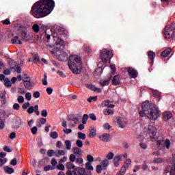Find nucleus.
Listing matches in <instances>:
<instances>
[{"label":"nucleus","instance_id":"f257e3e1","mask_svg":"<svg viewBox=\"0 0 175 175\" xmlns=\"http://www.w3.org/2000/svg\"><path fill=\"white\" fill-rule=\"evenodd\" d=\"M52 53L55 55H58V58L60 61L63 62L68 61L67 65L72 73L75 75H80V73H81L83 62H81V57H80V55L72 54L68 56L66 52L57 49H53Z\"/></svg>","mask_w":175,"mask_h":175},{"label":"nucleus","instance_id":"f03ea898","mask_svg":"<svg viewBox=\"0 0 175 175\" xmlns=\"http://www.w3.org/2000/svg\"><path fill=\"white\" fill-rule=\"evenodd\" d=\"M55 3L54 0H40L36 2L31 10V14L36 18H43L54 10Z\"/></svg>","mask_w":175,"mask_h":175},{"label":"nucleus","instance_id":"7ed1b4c3","mask_svg":"<svg viewBox=\"0 0 175 175\" xmlns=\"http://www.w3.org/2000/svg\"><path fill=\"white\" fill-rule=\"evenodd\" d=\"M139 116L140 117H147L150 120H157L159 117V111L154 105L146 100L142 105Z\"/></svg>","mask_w":175,"mask_h":175},{"label":"nucleus","instance_id":"20e7f679","mask_svg":"<svg viewBox=\"0 0 175 175\" xmlns=\"http://www.w3.org/2000/svg\"><path fill=\"white\" fill-rule=\"evenodd\" d=\"M68 31L62 27H57V29L53 32V40L55 42L56 46H59V47L65 46V42L61 39V36L65 35Z\"/></svg>","mask_w":175,"mask_h":175},{"label":"nucleus","instance_id":"39448f33","mask_svg":"<svg viewBox=\"0 0 175 175\" xmlns=\"http://www.w3.org/2000/svg\"><path fill=\"white\" fill-rule=\"evenodd\" d=\"M157 127L154 125H149L144 129V135L149 142H156L157 140Z\"/></svg>","mask_w":175,"mask_h":175},{"label":"nucleus","instance_id":"423d86ee","mask_svg":"<svg viewBox=\"0 0 175 175\" xmlns=\"http://www.w3.org/2000/svg\"><path fill=\"white\" fill-rule=\"evenodd\" d=\"M174 29L175 23H172L171 25L165 26L163 31V34L164 38L167 39V40H172L174 39Z\"/></svg>","mask_w":175,"mask_h":175},{"label":"nucleus","instance_id":"0eeeda50","mask_svg":"<svg viewBox=\"0 0 175 175\" xmlns=\"http://www.w3.org/2000/svg\"><path fill=\"white\" fill-rule=\"evenodd\" d=\"M100 59L104 64L106 62H110L111 58H113V52L107 49H103L100 52Z\"/></svg>","mask_w":175,"mask_h":175},{"label":"nucleus","instance_id":"6e6552de","mask_svg":"<svg viewBox=\"0 0 175 175\" xmlns=\"http://www.w3.org/2000/svg\"><path fill=\"white\" fill-rule=\"evenodd\" d=\"M122 158L126 159L128 158V154L126 153L122 154H116L113 157V166L114 167H118L120 166V161H122Z\"/></svg>","mask_w":175,"mask_h":175},{"label":"nucleus","instance_id":"1a4fd4ad","mask_svg":"<svg viewBox=\"0 0 175 175\" xmlns=\"http://www.w3.org/2000/svg\"><path fill=\"white\" fill-rule=\"evenodd\" d=\"M23 124V120L20 117H16L13 119L12 122V129H16V131L20 129Z\"/></svg>","mask_w":175,"mask_h":175},{"label":"nucleus","instance_id":"9d476101","mask_svg":"<svg viewBox=\"0 0 175 175\" xmlns=\"http://www.w3.org/2000/svg\"><path fill=\"white\" fill-rule=\"evenodd\" d=\"M158 146H161L163 144V148L165 150H170V139H166L164 142L163 140H158L157 142Z\"/></svg>","mask_w":175,"mask_h":175},{"label":"nucleus","instance_id":"9b49d317","mask_svg":"<svg viewBox=\"0 0 175 175\" xmlns=\"http://www.w3.org/2000/svg\"><path fill=\"white\" fill-rule=\"evenodd\" d=\"M66 167L68 169L66 175H73V171H72V169H73V170H75V167H76V166L75 165V164H73V163L72 162H68L66 163Z\"/></svg>","mask_w":175,"mask_h":175},{"label":"nucleus","instance_id":"f8f14e48","mask_svg":"<svg viewBox=\"0 0 175 175\" xmlns=\"http://www.w3.org/2000/svg\"><path fill=\"white\" fill-rule=\"evenodd\" d=\"M98 139L104 142V143H109L111 140V135L109 133H104L98 136Z\"/></svg>","mask_w":175,"mask_h":175},{"label":"nucleus","instance_id":"ddd939ff","mask_svg":"<svg viewBox=\"0 0 175 175\" xmlns=\"http://www.w3.org/2000/svg\"><path fill=\"white\" fill-rule=\"evenodd\" d=\"M72 175H87V172H85V169L78 167L72 170Z\"/></svg>","mask_w":175,"mask_h":175},{"label":"nucleus","instance_id":"4468645a","mask_svg":"<svg viewBox=\"0 0 175 175\" xmlns=\"http://www.w3.org/2000/svg\"><path fill=\"white\" fill-rule=\"evenodd\" d=\"M127 72L129 73V76L132 77V79H136V77H137V70L134 68H127Z\"/></svg>","mask_w":175,"mask_h":175},{"label":"nucleus","instance_id":"2eb2a0df","mask_svg":"<svg viewBox=\"0 0 175 175\" xmlns=\"http://www.w3.org/2000/svg\"><path fill=\"white\" fill-rule=\"evenodd\" d=\"M131 163L132 161L131 160V159H126L120 169H122V170H124V172H126V170L129 169Z\"/></svg>","mask_w":175,"mask_h":175},{"label":"nucleus","instance_id":"dca6fc26","mask_svg":"<svg viewBox=\"0 0 175 175\" xmlns=\"http://www.w3.org/2000/svg\"><path fill=\"white\" fill-rule=\"evenodd\" d=\"M165 173H170V175H175V164L173 166H167L165 167Z\"/></svg>","mask_w":175,"mask_h":175},{"label":"nucleus","instance_id":"f3484780","mask_svg":"<svg viewBox=\"0 0 175 175\" xmlns=\"http://www.w3.org/2000/svg\"><path fill=\"white\" fill-rule=\"evenodd\" d=\"M68 121H73L75 124H80V116L72 115L68 117Z\"/></svg>","mask_w":175,"mask_h":175},{"label":"nucleus","instance_id":"a211bd4d","mask_svg":"<svg viewBox=\"0 0 175 175\" xmlns=\"http://www.w3.org/2000/svg\"><path fill=\"white\" fill-rule=\"evenodd\" d=\"M111 101L110 100H105L101 103L102 107H109L110 109H113L116 105L111 104Z\"/></svg>","mask_w":175,"mask_h":175},{"label":"nucleus","instance_id":"6ab92c4d","mask_svg":"<svg viewBox=\"0 0 175 175\" xmlns=\"http://www.w3.org/2000/svg\"><path fill=\"white\" fill-rule=\"evenodd\" d=\"M113 78V76L109 75L108 77V79L106 80H101L100 81V85H102V87H106V85H109V84H110V81L111 80V79Z\"/></svg>","mask_w":175,"mask_h":175},{"label":"nucleus","instance_id":"aec40b11","mask_svg":"<svg viewBox=\"0 0 175 175\" xmlns=\"http://www.w3.org/2000/svg\"><path fill=\"white\" fill-rule=\"evenodd\" d=\"M72 152L76 157H81V148L75 146L72 148Z\"/></svg>","mask_w":175,"mask_h":175},{"label":"nucleus","instance_id":"412c9836","mask_svg":"<svg viewBox=\"0 0 175 175\" xmlns=\"http://www.w3.org/2000/svg\"><path fill=\"white\" fill-rule=\"evenodd\" d=\"M117 123L118 124L120 128H122V129H124V128H125L126 125V122H124L122 120V118H117Z\"/></svg>","mask_w":175,"mask_h":175},{"label":"nucleus","instance_id":"4be33fe9","mask_svg":"<svg viewBox=\"0 0 175 175\" xmlns=\"http://www.w3.org/2000/svg\"><path fill=\"white\" fill-rule=\"evenodd\" d=\"M23 84L25 89L29 90H32V87H33V85H35L31 81H25V82H23Z\"/></svg>","mask_w":175,"mask_h":175},{"label":"nucleus","instance_id":"5701e85b","mask_svg":"<svg viewBox=\"0 0 175 175\" xmlns=\"http://www.w3.org/2000/svg\"><path fill=\"white\" fill-rule=\"evenodd\" d=\"M47 122V119L44 118H40L39 121L37 122V126L38 128H42V125H44Z\"/></svg>","mask_w":175,"mask_h":175},{"label":"nucleus","instance_id":"b1692460","mask_svg":"<svg viewBox=\"0 0 175 175\" xmlns=\"http://www.w3.org/2000/svg\"><path fill=\"white\" fill-rule=\"evenodd\" d=\"M96 136V129H95V126H92L90 127V133H89V137H95Z\"/></svg>","mask_w":175,"mask_h":175},{"label":"nucleus","instance_id":"393cba45","mask_svg":"<svg viewBox=\"0 0 175 175\" xmlns=\"http://www.w3.org/2000/svg\"><path fill=\"white\" fill-rule=\"evenodd\" d=\"M170 53H172V49L168 48V49H165V51H163L161 53V57H163L164 58H166V57L169 56Z\"/></svg>","mask_w":175,"mask_h":175},{"label":"nucleus","instance_id":"a878e982","mask_svg":"<svg viewBox=\"0 0 175 175\" xmlns=\"http://www.w3.org/2000/svg\"><path fill=\"white\" fill-rule=\"evenodd\" d=\"M112 84H113V85H118V84H120V76L118 75L113 77Z\"/></svg>","mask_w":175,"mask_h":175},{"label":"nucleus","instance_id":"bb28decb","mask_svg":"<svg viewBox=\"0 0 175 175\" xmlns=\"http://www.w3.org/2000/svg\"><path fill=\"white\" fill-rule=\"evenodd\" d=\"M13 44H23L21 40H18V36H15L14 39L11 40Z\"/></svg>","mask_w":175,"mask_h":175},{"label":"nucleus","instance_id":"cd10ccee","mask_svg":"<svg viewBox=\"0 0 175 175\" xmlns=\"http://www.w3.org/2000/svg\"><path fill=\"white\" fill-rule=\"evenodd\" d=\"M163 116L165 120H170L173 117V115L170 111L165 112Z\"/></svg>","mask_w":175,"mask_h":175},{"label":"nucleus","instance_id":"c85d7f7f","mask_svg":"<svg viewBox=\"0 0 175 175\" xmlns=\"http://www.w3.org/2000/svg\"><path fill=\"white\" fill-rule=\"evenodd\" d=\"M0 114H1V116H2L3 118H8V117H9L11 113L9 111H5L4 110H1V111H0Z\"/></svg>","mask_w":175,"mask_h":175},{"label":"nucleus","instance_id":"c756f323","mask_svg":"<svg viewBox=\"0 0 175 175\" xmlns=\"http://www.w3.org/2000/svg\"><path fill=\"white\" fill-rule=\"evenodd\" d=\"M148 57L151 59L152 62H154V59H155V53L152 51H149Z\"/></svg>","mask_w":175,"mask_h":175},{"label":"nucleus","instance_id":"7c9ffc66","mask_svg":"<svg viewBox=\"0 0 175 175\" xmlns=\"http://www.w3.org/2000/svg\"><path fill=\"white\" fill-rule=\"evenodd\" d=\"M76 163H77L79 166H83V163H84V159L80 157H78L76 159Z\"/></svg>","mask_w":175,"mask_h":175},{"label":"nucleus","instance_id":"2f4dec72","mask_svg":"<svg viewBox=\"0 0 175 175\" xmlns=\"http://www.w3.org/2000/svg\"><path fill=\"white\" fill-rule=\"evenodd\" d=\"M4 170L8 174H12V173H14V170L12 167H8V166H5L4 167Z\"/></svg>","mask_w":175,"mask_h":175},{"label":"nucleus","instance_id":"473e14b6","mask_svg":"<svg viewBox=\"0 0 175 175\" xmlns=\"http://www.w3.org/2000/svg\"><path fill=\"white\" fill-rule=\"evenodd\" d=\"M65 146L66 150H69L72 148V142L70 140H66L65 141Z\"/></svg>","mask_w":175,"mask_h":175},{"label":"nucleus","instance_id":"72a5a7b5","mask_svg":"<svg viewBox=\"0 0 175 175\" xmlns=\"http://www.w3.org/2000/svg\"><path fill=\"white\" fill-rule=\"evenodd\" d=\"M103 113L105 114V116H113V114H114V111H113V110L110 109H105L103 111Z\"/></svg>","mask_w":175,"mask_h":175},{"label":"nucleus","instance_id":"f704fd0d","mask_svg":"<svg viewBox=\"0 0 175 175\" xmlns=\"http://www.w3.org/2000/svg\"><path fill=\"white\" fill-rule=\"evenodd\" d=\"M4 85L7 88L12 87V81H10V79H9V78H5V79Z\"/></svg>","mask_w":175,"mask_h":175},{"label":"nucleus","instance_id":"c9c22d12","mask_svg":"<svg viewBox=\"0 0 175 175\" xmlns=\"http://www.w3.org/2000/svg\"><path fill=\"white\" fill-rule=\"evenodd\" d=\"M65 154H66V152H65L64 150H59L57 151V152H56L55 157H57L58 158L59 157H62V156L65 155Z\"/></svg>","mask_w":175,"mask_h":175},{"label":"nucleus","instance_id":"e433bc0d","mask_svg":"<svg viewBox=\"0 0 175 175\" xmlns=\"http://www.w3.org/2000/svg\"><path fill=\"white\" fill-rule=\"evenodd\" d=\"M164 162L165 160L162 158H155L153 160V163H163Z\"/></svg>","mask_w":175,"mask_h":175},{"label":"nucleus","instance_id":"4c0bfd02","mask_svg":"<svg viewBox=\"0 0 175 175\" xmlns=\"http://www.w3.org/2000/svg\"><path fill=\"white\" fill-rule=\"evenodd\" d=\"M33 31H34L36 33L40 31V27H39V25L34 24L32 27Z\"/></svg>","mask_w":175,"mask_h":175},{"label":"nucleus","instance_id":"58836bf2","mask_svg":"<svg viewBox=\"0 0 175 175\" xmlns=\"http://www.w3.org/2000/svg\"><path fill=\"white\" fill-rule=\"evenodd\" d=\"M85 166L87 170H91L92 172L94 170V167L92 166V163H86Z\"/></svg>","mask_w":175,"mask_h":175},{"label":"nucleus","instance_id":"ea45409f","mask_svg":"<svg viewBox=\"0 0 175 175\" xmlns=\"http://www.w3.org/2000/svg\"><path fill=\"white\" fill-rule=\"evenodd\" d=\"M88 118H90V116H88V114H84L82 118V124H87V120H88Z\"/></svg>","mask_w":175,"mask_h":175},{"label":"nucleus","instance_id":"a19ab883","mask_svg":"<svg viewBox=\"0 0 175 175\" xmlns=\"http://www.w3.org/2000/svg\"><path fill=\"white\" fill-rule=\"evenodd\" d=\"M152 94L154 96V98H157V99H161V94H159V92L157 91V90H154L152 92Z\"/></svg>","mask_w":175,"mask_h":175},{"label":"nucleus","instance_id":"79ce46f5","mask_svg":"<svg viewBox=\"0 0 175 175\" xmlns=\"http://www.w3.org/2000/svg\"><path fill=\"white\" fill-rule=\"evenodd\" d=\"M50 137L52 139H58V133L57 131H53L50 133Z\"/></svg>","mask_w":175,"mask_h":175},{"label":"nucleus","instance_id":"37998d69","mask_svg":"<svg viewBox=\"0 0 175 175\" xmlns=\"http://www.w3.org/2000/svg\"><path fill=\"white\" fill-rule=\"evenodd\" d=\"M78 138L80 139V140H85V133L79 132L78 133Z\"/></svg>","mask_w":175,"mask_h":175},{"label":"nucleus","instance_id":"c03bdc74","mask_svg":"<svg viewBox=\"0 0 175 175\" xmlns=\"http://www.w3.org/2000/svg\"><path fill=\"white\" fill-rule=\"evenodd\" d=\"M76 145L79 148H83V141H81V139H77L76 141Z\"/></svg>","mask_w":175,"mask_h":175},{"label":"nucleus","instance_id":"a18cd8bd","mask_svg":"<svg viewBox=\"0 0 175 175\" xmlns=\"http://www.w3.org/2000/svg\"><path fill=\"white\" fill-rule=\"evenodd\" d=\"M25 98L27 100H31V99H32V94H31V92H26Z\"/></svg>","mask_w":175,"mask_h":175},{"label":"nucleus","instance_id":"49530a36","mask_svg":"<svg viewBox=\"0 0 175 175\" xmlns=\"http://www.w3.org/2000/svg\"><path fill=\"white\" fill-rule=\"evenodd\" d=\"M113 158H114V153L110 152L107 154V159H108V161H111Z\"/></svg>","mask_w":175,"mask_h":175},{"label":"nucleus","instance_id":"de8ad7c7","mask_svg":"<svg viewBox=\"0 0 175 175\" xmlns=\"http://www.w3.org/2000/svg\"><path fill=\"white\" fill-rule=\"evenodd\" d=\"M101 166H103V167H106L107 166H109V160L107 159H105L101 162Z\"/></svg>","mask_w":175,"mask_h":175},{"label":"nucleus","instance_id":"09e8293b","mask_svg":"<svg viewBox=\"0 0 175 175\" xmlns=\"http://www.w3.org/2000/svg\"><path fill=\"white\" fill-rule=\"evenodd\" d=\"M57 169L58 170H65V165H64L62 163H59L57 166Z\"/></svg>","mask_w":175,"mask_h":175},{"label":"nucleus","instance_id":"8fccbe9b","mask_svg":"<svg viewBox=\"0 0 175 175\" xmlns=\"http://www.w3.org/2000/svg\"><path fill=\"white\" fill-rule=\"evenodd\" d=\"M98 99V96H91L88 99V102H90L91 103L92 102H95Z\"/></svg>","mask_w":175,"mask_h":175},{"label":"nucleus","instance_id":"3c124183","mask_svg":"<svg viewBox=\"0 0 175 175\" xmlns=\"http://www.w3.org/2000/svg\"><path fill=\"white\" fill-rule=\"evenodd\" d=\"M31 81V77H29V75H25L23 76V81Z\"/></svg>","mask_w":175,"mask_h":175},{"label":"nucleus","instance_id":"603ef678","mask_svg":"<svg viewBox=\"0 0 175 175\" xmlns=\"http://www.w3.org/2000/svg\"><path fill=\"white\" fill-rule=\"evenodd\" d=\"M47 154H48V157H53V155L54 154L55 155L56 152L54 150H48Z\"/></svg>","mask_w":175,"mask_h":175},{"label":"nucleus","instance_id":"864d4df0","mask_svg":"<svg viewBox=\"0 0 175 175\" xmlns=\"http://www.w3.org/2000/svg\"><path fill=\"white\" fill-rule=\"evenodd\" d=\"M33 111H35V107H33V106H30L28 109H27V113L29 114H32V113H33Z\"/></svg>","mask_w":175,"mask_h":175},{"label":"nucleus","instance_id":"5fc2aeb1","mask_svg":"<svg viewBox=\"0 0 175 175\" xmlns=\"http://www.w3.org/2000/svg\"><path fill=\"white\" fill-rule=\"evenodd\" d=\"M77 158H76V155L75 154H71L70 155V161L72 163H73V162H75V161H76Z\"/></svg>","mask_w":175,"mask_h":175},{"label":"nucleus","instance_id":"6e6d98bb","mask_svg":"<svg viewBox=\"0 0 175 175\" xmlns=\"http://www.w3.org/2000/svg\"><path fill=\"white\" fill-rule=\"evenodd\" d=\"M6 162H8V159L0 158V166H3V165H5V163H6Z\"/></svg>","mask_w":175,"mask_h":175},{"label":"nucleus","instance_id":"4d7b16f0","mask_svg":"<svg viewBox=\"0 0 175 175\" xmlns=\"http://www.w3.org/2000/svg\"><path fill=\"white\" fill-rule=\"evenodd\" d=\"M33 98L38 99V98H40V92L39 91L34 92L33 94Z\"/></svg>","mask_w":175,"mask_h":175},{"label":"nucleus","instance_id":"13d9d810","mask_svg":"<svg viewBox=\"0 0 175 175\" xmlns=\"http://www.w3.org/2000/svg\"><path fill=\"white\" fill-rule=\"evenodd\" d=\"M142 170H147L148 169V165H147V161H144L143 165H142Z\"/></svg>","mask_w":175,"mask_h":175},{"label":"nucleus","instance_id":"bf43d9fd","mask_svg":"<svg viewBox=\"0 0 175 175\" xmlns=\"http://www.w3.org/2000/svg\"><path fill=\"white\" fill-rule=\"evenodd\" d=\"M43 85H47V74L44 75V79H42Z\"/></svg>","mask_w":175,"mask_h":175},{"label":"nucleus","instance_id":"052dcab7","mask_svg":"<svg viewBox=\"0 0 175 175\" xmlns=\"http://www.w3.org/2000/svg\"><path fill=\"white\" fill-rule=\"evenodd\" d=\"M85 87L88 88V89L90 90L91 91H94V90L95 89V85L91 84H86Z\"/></svg>","mask_w":175,"mask_h":175},{"label":"nucleus","instance_id":"680f3d73","mask_svg":"<svg viewBox=\"0 0 175 175\" xmlns=\"http://www.w3.org/2000/svg\"><path fill=\"white\" fill-rule=\"evenodd\" d=\"M31 132L32 135H36V133H38V127L33 126V128H31Z\"/></svg>","mask_w":175,"mask_h":175},{"label":"nucleus","instance_id":"e2e57ef3","mask_svg":"<svg viewBox=\"0 0 175 175\" xmlns=\"http://www.w3.org/2000/svg\"><path fill=\"white\" fill-rule=\"evenodd\" d=\"M21 38L23 39V40H25L27 39V31H23L21 33Z\"/></svg>","mask_w":175,"mask_h":175},{"label":"nucleus","instance_id":"0e129e2a","mask_svg":"<svg viewBox=\"0 0 175 175\" xmlns=\"http://www.w3.org/2000/svg\"><path fill=\"white\" fill-rule=\"evenodd\" d=\"M104 129H105V131H109V129H111V126H110V124L109 123H105L103 125Z\"/></svg>","mask_w":175,"mask_h":175},{"label":"nucleus","instance_id":"69168bd1","mask_svg":"<svg viewBox=\"0 0 175 175\" xmlns=\"http://www.w3.org/2000/svg\"><path fill=\"white\" fill-rule=\"evenodd\" d=\"M17 100L18 102V103H24V96H19L17 98Z\"/></svg>","mask_w":175,"mask_h":175},{"label":"nucleus","instance_id":"338daca9","mask_svg":"<svg viewBox=\"0 0 175 175\" xmlns=\"http://www.w3.org/2000/svg\"><path fill=\"white\" fill-rule=\"evenodd\" d=\"M41 116L42 117H47V116H49V113H47V110L43 109L41 111Z\"/></svg>","mask_w":175,"mask_h":175},{"label":"nucleus","instance_id":"774afa93","mask_svg":"<svg viewBox=\"0 0 175 175\" xmlns=\"http://www.w3.org/2000/svg\"><path fill=\"white\" fill-rule=\"evenodd\" d=\"M56 147L57 148H62V147H64V144H62V142L58 141L56 144Z\"/></svg>","mask_w":175,"mask_h":175}]
</instances>
